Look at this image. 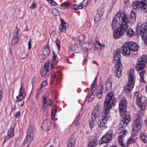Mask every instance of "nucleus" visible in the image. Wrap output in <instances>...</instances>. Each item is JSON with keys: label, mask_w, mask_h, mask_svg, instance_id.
Returning a JSON list of instances; mask_svg holds the SVG:
<instances>
[{"label": "nucleus", "mask_w": 147, "mask_h": 147, "mask_svg": "<svg viewBox=\"0 0 147 147\" xmlns=\"http://www.w3.org/2000/svg\"><path fill=\"white\" fill-rule=\"evenodd\" d=\"M116 15H117V18L118 20H119L120 28H128L129 20L126 13L125 12L121 13V11L119 9Z\"/></svg>", "instance_id": "1"}, {"label": "nucleus", "mask_w": 147, "mask_h": 147, "mask_svg": "<svg viewBox=\"0 0 147 147\" xmlns=\"http://www.w3.org/2000/svg\"><path fill=\"white\" fill-rule=\"evenodd\" d=\"M116 101L115 100V96L112 92H110L106 96L104 102V110L110 112L112 105L115 104Z\"/></svg>", "instance_id": "2"}, {"label": "nucleus", "mask_w": 147, "mask_h": 147, "mask_svg": "<svg viewBox=\"0 0 147 147\" xmlns=\"http://www.w3.org/2000/svg\"><path fill=\"white\" fill-rule=\"evenodd\" d=\"M134 74V70L130 69L129 73L128 83L127 85L125 87V90L127 93L130 91L134 87L136 77Z\"/></svg>", "instance_id": "3"}, {"label": "nucleus", "mask_w": 147, "mask_h": 147, "mask_svg": "<svg viewBox=\"0 0 147 147\" xmlns=\"http://www.w3.org/2000/svg\"><path fill=\"white\" fill-rule=\"evenodd\" d=\"M142 124V120L140 117L135 120L132 127L131 134L136 135L141 130Z\"/></svg>", "instance_id": "4"}, {"label": "nucleus", "mask_w": 147, "mask_h": 147, "mask_svg": "<svg viewBox=\"0 0 147 147\" xmlns=\"http://www.w3.org/2000/svg\"><path fill=\"white\" fill-rule=\"evenodd\" d=\"M110 112L104 110L102 113L101 117L98 122V126L101 127L107 123V120L109 117Z\"/></svg>", "instance_id": "5"}, {"label": "nucleus", "mask_w": 147, "mask_h": 147, "mask_svg": "<svg viewBox=\"0 0 147 147\" xmlns=\"http://www.w3.org/2000/svg\"><path fill=\"white\" fill-rule=\"evenodd\" d=\"M136 35L139 37L141 35L144 43L147 45V36H144L147 34V28H136Z\"/></svg>", "instance_id": "6"}, {"label": "nucleus", "mask_w": 147, "mask_h": 147, "mask_svg": "<svg viewBox=\"0 0 147 147\" xmlns=\"http://www.w3.org/2000/svg\"><path fill=\"white\" fill-rule=\"evenodd\" d=\"M147 62V57L145 55L142 56L138 59L136 65V69L139 71L145 67Z\"/></svg>", "instance_id": "7"}, {"label": "nucleus", "mask_w": 147, "mask_h": 147, "mask_svg": "<svg viewBox=\"0 0 147 147\" xmlns=\"http://www.w3.org/2000/svg\"><path fill=\"white\" fill-rule=\"evenodd\" d=\"M139 93L138 92H136L134 95V98L136 99L138 106L141 109L144 111L146 109V107L145 104L147 106V98L145 99L144 100V103L142 102V98L138 96Z\"/></svg>", "instance_id": "8"}, {"label": "nucleus", "mask_w": 147, "mask_h": 147, "mask_svg": "<svg viewBox=\"0 0 147 147\" xmlns=\"http://www.w3.org/2000/svg\"><path fill=\"white\" fill-rule=\"evenodd\" d=\"M132 6L135 9L140 8L142 12H147V5L146 3L144 2L137 1L133 3Z\"/></svg>", "instance_id": "9"}, {"label": "nucleus", "mask_w": 147, "mask_h": 147, "mask_svg": "<svg viewBox=\"0 0 147 147\" xmlns=\"http://www.w3.org/2000/svg\"><path fill=\"white\" fill-rule=\"evenodd\" d=\"M126 30V28H115L113 32L114 38L115 39L120 38L124 35Z\"/></svg>", "instance_id": "10"}, {"label": "nucleus", "mask_w": 147, "mask_h": 147, "mask_svg": "<svg viewBox=\"0 0 147 147\" xmlns=\"http://www.w3.org/2000/svg\"><path fill=\"white\" fill-rule=\"evenodd\" d=\"M113 132L111 130L107 132L106 135L103 136L99 142L100 144L107 143L109 142L112 138Z\"/></svg>", "instance_id": "11"}, {"label": "nucleus", "mask_w": 147, "mask_h": 147, "mask_svg": "<svg viewBox=\"0 0 147 147\" xmlns=\"http://www.w3.org/2000/svg\"><path fill=\"white\" fill-rule=\"evenodd\" d=\"M120 52H121V50L118 49L115 50L114 53L113 54L114 60L113 62L115 64L121 63Z\"/></svg>", "instance_id": "12"}, {"label": "nucleus", "mask_w": 147, "mask_h": 147, "mask_svg": "<svg viewBox=\"0 0 147 147\" xmlns=\"http://www.w3.org/2000/svg\"><path fill=\"white\" fill-rule=\"evenodd\" d=\"M91 0H87L86 2L84 0L82 2L80 5H74L71 6V7L75 10L80 9H83L84 7H86L88 5V2Z\"/></svg>", "instance_id": "13"}, {"label": "nucleus", "mask_w": 147, "mask_h": 147, "mask_svg": "<svg viewBox=\"0 0 147 147\" xmlns=\"http://www.w3.org/2000/svg\"><path fill=\"white\" fill-rule=\"evenodd\" d=\"M20 30L18 28H15L12 37L11 44L14 45L17 44L19 41L18 33Z\"/></svg>", "instance_id": "14"}, {"label": "nucleus", "mask_w": 147, "mask_h": 147, "mask_svg": "<svg viewBox=\"0 0 147 147\" xmlns=\"http://www.w3.org/2000/svg\"><path fill=\"white\" fill-rule=\"evenodd\" d=\"M14 125H11L8 131L7 135L5 137L4 139L5 142L7 141L8 139L12 138L14 136Z\"/></svg>", "instance_id": "15"}, {"label": "nucleus", "mask_w": 147, "mask_h": 147, "mask_svg": "<svg viewBox=\"0 0 147 147\" xmlns=\"http://www.w3.org/2000/svg\"><path fill=\"white\" fill-rule=\"evenodd\" d=\"M122 55L127 56L129 55L130 53V50L127 43L124 44L121 48V50Z\"/></svg>", "instance_id": "16"}, {"label": "nucleus", "mask_w": 147, "mask_h": 147, "mask_svg": "<svg viewBox=\"0 0 147 147\" xmlns=\"http://www.w3.org/2000/svg\"><path fill=\"white\" fill-rule=\"evenodd\" d=\"M115 75L118 78H119L121 75V72L123 68V66L121 63L116 64H115Z\"/></svg>", "instance_id": "17"}, {"label": "nucleus", "mask_w": 147, "mask_h": 147, "mask_svg": "<svg viewBox=\"0 0 147 147\" xmlns=\"http://www.w3.org/2000/svg\"><path fill=\"white\" fill-rule=\"evenodd\" d=\"M24 92V90L23 88L21 86L19 92V94L16 97V99L15 100L16 102H18L19 101L21 102L25 98L26 95L25 94H23Z\"/></svg>", "instance_id": "18"}, {"label": "nucleus", "mask_w": 147, "mask_h": 147, "mask_svg": "<svg viewBox=\"0 0 147 147\" xmlns=\"http://www.w3.org/2000/svg\"><path fill=\"white\" fill-rule=\"evenodd\" d=\"M42 53L44 56H42L40 54L39 55V57L41 59H44L47 56L49 55L51 53L49 47L48 46H45L43 49Z\"/></svg>", "instance_id": "19"}, {"label": "nucleus", "mask_w": 147, "mask_h": 147, "mask_svg": "<svg viewBox=\"0 0 147 147\" xmlns=\"http://www.w3.org/2000/svg\"><path fill=\"white\" fill-rule=\"evenodd\" d=\"M99 109V106L97 105L95 107L94 109L92 111L91 119L92 120H95L99 115L100 113Z\"/></svg>", "instance_id": "20"}, {"label": "nucleus", "mask_w": 147, "mask_h": 147, "mask_svg": "<svg viewBox=\"0 0 147 147\" xmlns=\"http://www.w3.org/2000/svg\"><path fill=\"white\" fill-rule=\"evenodd\" d=\"M127 132V131L125 130L121 131L119 133L120 136L118 137L119 143L122 147H125V145L122 142V138L125 136Z\"/></svg>", "instance_id": "21"}, {"label": "nucleus", "mask_w": 147, "mask_h": 147, "mask_svg": "<svg viewBox=\"0 0 147 147\" xmlns=\"http://www.w3.org/2000/svg\"><path fill=\"white\" fill-rule=\"evenodd\" d=\"M95 80L92 82L91 85V89L92 92L89 94L88 100L89 101L92 100L95 97V95L93 94V91H94L96 89L97 85L94 83Z\"/></svg>", "instance_id": "22"}, {"label": "nucleus", "mask_w": 147, "mask_h": 147, "mask_svg": "<svg viewBox=\"0 0 147 147\" xmlns=\"http://www.w3.org/2000/svg\"><path fill=\"white\" fill-rule=\"evenodd\" d=\"M127 43L128 44V46L130 51H136L139 48L138 45L136 43L133 42H130L129 43Z\"/></svg>", "instance_id": "23"}, {"label": "nucleus", "mask_w": 147, "mask_h": 147, "mask_svg": "<svg viewBox=\"0 0 147 147\" xmlns=\"http://www.w3.org/2000/svg\"><path fill=\"white\" fill-rule=\"evenodd\" d=\"M127 100L125 98L121 99L119 103V109H126L127 107Z\"/></svg>", "instance_id": "24"}, {"label": "nucleus", "mask_w": 147, "mask_h": 147, "mask_svg": "<svg viewBox=\"0 0 147 147\" xmlns=\"http://www.w3.org/2000/svg\"><path fill=\"white\" fill-rule=\"evenodd\" d=\"M34 137V133L33 131H31L29 132V134L27 135V136L24 140V143L29 142L31 141L33 138Z\"/></svg>", "instance_id": "25"}, {"label": "nucleus", "mask_w": 147, "mask_h": 147, "mask_svg": "<svg viewBox=\"0 0 147 147\" xmlns=\"http://www.w3.org/2000/svg\"><path fill=\"white\" fill-rule=\"evenodd\" d=\"M49 67V64L48 63H46L44 66V67L41 69L40 71V74L42 76H44L46 74L47 72L48 71V68Z\"/></svg>", "instance_id": "26"}, {"label": "nucleus", "mask_w": 147, "mask_h": 147, "mask_svg": "<svg viewBox=\"0 0 147 147\" xmlns=\"http://www.w3.org/2000/svg\"><path fill=\"white\" fill-rule=\"evenodd\" d=\"M50 126L51 123L50 122H48L47 120L46 119L44 121L42 127L44 128L45 130L48 131L50 129Z\"/></svg>", "instance_id": "27"}, {"label": "nucleus", "mask_w": 147, "mask_h": 147, "mask_svg": "<svg viewBox=\"0 0 147 147\" xmlns=\"http://www.w3.org/2000/svg\"><path fill=\"white\" fill-rule=\"evenodd\" d=\"M104 91L103 87L101 86H99L97 90V96L98 98H100L102 96Z\"/></svg>", "instance_id": "28"}, {"label": "nucleus", "mask_w": 147, "mask_h": 147, "mask_svg": "<svg viewBox=\"0 0 147 147\" xmlns=\"http://www.w3.org/2000/svg\"><path fill=\"white\" fill-rule=\"evenodd\" d=\"M76 140L74 138H71L67 141L68 147H74L75 144Z\"/></svg>", "instance_id": "29"}, {"label": "nucleus", "mask_w": 147, "mask_h": 147, "mask_svg": "<svg viewBox=\"0 0 147 147\" xmlns=\"http://www.w3.org/2000/svg\"><path fill=\"white\" fill-rule=\"evenodd\" d=\"M129 16L130 21L131 22V23H134L136 19L135 12L133 11H131Z\"/></svg>", "instance_id": "30"}, {"label": "nucleus", "mask_w": 147, "mask_h": 147, "mask_svg": "<svg viewBox=\"0 0 147 147\" xmlns=\"http://www.w3.org/2000/svg\"><path fill=\"white\" fill-rule=\"evenodd\" d=\"M128 123L125 121V120H121L119 125V128L120 129L125 128L127 125Z\"/></svg>", "instance_id": "31"}, {"label": "nucleus", "mask_w": 147, "mask_h": 147, "mask_svg": "<svg viewBox=\"0 0 147 147\" xmlns=\"http://www.w3.org/2000/svg\"><path fill=\"white\" fill-rule=\"evenodd\" d=\"M117 15H115L113 18V19L112 21V28H115L116 26L118 21V18H117Z\"/></svg>", "instance_id": "32"}, {"label": "nucleus", "mask_w": 147, "mask_h": 147, "mask_svg": "<svg viewBox=\"0 0 147 147\" xmlns=\"http://www.w3.org/2000/svg\"><path fill=\"white\" fill-rule=\"evenodd\" d=\"M127 36L129 37H132L135 35L134 31L132 29H129L127 32Z\"/></svg>", "instance_id": "33"}, {"label": "nucleus", "mask_w": 147, "mask_h": 147, "mask_svg": "<svg viewBox=\"0 0 147 147\" xmlns=\"http://www.w3.org/2000/svg\"><path fill=\"white\" fill-rule=\"evenodd\" d=\"M45 98H44L43 109L44 111L46 113H47L48 110V105L47 104V101H45Z\"/></svg>", "instance_id": "34"}, {"label": "nucleus", "mask_w": 147, "mask_h": 147, "mask_svg": "<svg viewBox=\"0 0 147 147\" xmlns=\"http://www.w3.org/2000/svg\"><path fill=\"white\" fill-rule=\"evenodd\" d=\"M130 114L128 112H126L125 115L124 116V120H125L128 123H129L131 120L130 117Z\"/></svg>", "instance_id": "35"}, {"label": "nucleus", "mask_w": 147, "mask_h": 147, "mask_svg": "<svg viewBox=\"0 0 147 147\" xmlns=\"http://www.w3.org/2000/svg\"><path fill=\"white\" fill-rule=\"evenodd\" d=\"M61 7L63 8L64 9H67L71 6L70 3L65 2L63 3L61 5Z\"/></svg>", "instance_id": "36"}, {"label": "nucleus", "mask_w": 147, "mask_h": 147, "mask_svg": "<svg viewBox=\"0 0 147 147\" xmlns=\"http://www.w3.org/2000/svg\"><path fill=\"white\" fill-rule=\"evenodd\" d=\"M98 141L96 140H93L88 144L89 147H93L96 146L98 144Z\"/></svg>", "instance_id": "37"}, {"label": "nucleus", "mask_w": 147, "mask_h": 147, "mask_svg": "<svg viewBox=\"0 0 147 147\" xmlns=\"http://www.w3.org/2000/svg\"><path fill=\"white\" fill-rule=\"evenodd\" d=\"M60 22L61 23V25L62 28H67L69 27V24L67 23L64 20L61 18H60Z\"/></svg>", "instance_id": "38"}, {"label": "nucleus", "mask_w": 147, "mask_h": 147, "mask_svg": "<svg viewBox=\"0 0 147 147\" xmlns=\"http://www.w3.org/2000/svg\"><path fill=\"white\" fill-rule=\"evenodd\" d=\"M140 137L142 141L144 143H146L147 141V136L143 133H140Z\"/></svg>", "instance_id": "39"}, {"label": "nucleus", "mask_w": 147, "mask_h": 147, "mask_svg": "<svg viewBox=\"0 0 147 147\" xmlns=\"http://www.w3.org/2000/svg\"><path fill=\"white\" fill-rule=\"evenodd\" d=\"M77 48V47L74 45H71L69 47V52H72L75 51Z\"/></svg>", "instance_id": "40"}, {"label": "nucleus", "mask_w": 147, "mask_h": 147, "mask_svg": "<svg viewBox=\"0 0 147 147\" xmlns=\"http://www.w3.org/2000/svg\"><path fill=\"white\" fill-rule=\"evenodd\" d=\"M84 37L83 35H80L79 36L78 38H76V40H78L79 42V44H81L83 42L84 40Z\"/></svg>", "instance_id": "41"}, {"label": "nucleus", "mask_w": 147, "mask_h": 147, "mask_svg": "<svg viewBox=\"0 0 147 147\" xmlns=\"http://www.w3.org/2000/svg\"><path fill=\"white\" fill-rule=\"evenodd\" d=\"M126 109H119V112L120 115L122 117L125 116L127 112L126 111Z\"/></svg>", "instance_id": "42"}, {"label": "nucleus", "mask_w": 147, "mask_h": 147, "mask_svg": "<svg viewBox=\"0 0 147 147\" xmlns=\"http://www.w3.org/2000/svg\"><path fill=\"white\" fill-rule=\"evenodd\" d=\"M53 58L52 61V63L51 64V65L52 66H53V65L55 64L57 62V55H56L55 53L54 52H53Z\"/></svg>", "instance_id": "43"}, {"label": "nucleus", "mask_w": 147, "mask_h": 147, "mask_svg": "<svg viewBox=\"0 0 147 147\" xmlns=\"http://www.w3.org/2000/svg\"><path fill=\"white\" fill-rule=\"evenodd\" d=\"M97 45H98L100 46V50L102 49L105 47V45L101 44L98 41L96 42L95 44V46L96 47H97Z\"/></svg>", "instance_id": "44"}, {"label": "nucleus", "mask_w": 147, "mask_h": 147, "mask_svg": "<svg viewBox=\"0 0 147 147\" xmlns=\"http://www.w3.org/2000/svg\"><path fill=\"white\" fill-rule=\"evenodd\" d=\"M145 72L144 71H142L139 74L140 76V80L142 82L144 81V75L145 74Z\"/></svg>", "instance_id": "45"}, {"label": "nucleus", "mask_w": 147, "mask_h": 147, "mask_svg": "<svg viewBox=\"0 0 147 147\" xmlns=\"http://www.w3.org/2000/svg\"><path fill=\"white\" fill-rule=\"evenodd\" d=\"M82 50L85 51H87L88 50L87 44L86 43H83L82 46Z\"/></svg>", "instance_id": "46"}, {"label": "nucleus", "mask_w": 147, "mask_h": 147, "mask_svg": "<svg viewBox=\"0 0 147 147\" xmlns=\"http://www.w3.org/2000/svg\"><path fill=\"white\" fill-rule=\"evenodd\" d=\"M101 19V16L96 14L94 18V20L96 22H98Z\"/></svg>", "instance_id": "47"}, {"label": "nucleus", "mask_w": 147, "mask_h": 147, "mask_svg": "<svg viewBox=\"0 0 147 147\" xmlns=\"http://www.w3.org/2000/svg\"><path fill=\"white\" fill-rule=\"evenodd\" d=\"M105 84L107 88L109 89L111 87V84L109 82V80H107L105 81Z\"/></svg>", "instance_id": "48"}, {"label": "nucleus", "mask_w": 147, "mask_h": 147, "mask_svg": "<svg viewBox=\"0 0 147 147\" xmlns=\"http://www.w3.org/2000/svg\"><path fill=\"white\" fill-rule=\"evenodd\" d=\"M56 113V108L55 106H54L53 107L52 111L51 113L52 114L55 115Z\"/></svg>", "instance_id": "49"}, {"label": "nucleus", "mask_w": 147, "mask_h": 147, "mask_svg": "<svg viewBox=\"0 0 147 147\" xmlns=\"http://www.w3.org/2000/svg\"><path fill=\"white\" fill-rule=\"evenodd\" d=\"M49 3H50L51 5L55 6L57 3L53 0H47Z\"/></svg>", "instance_id": "50"}, {"label": "nucleus", "mask_w": 147, "mask_h": 147, "mask_svg": "<svg viewBox=\"0 0 147 147\" xmlns=\"http://www.w3.org/2000/svg\"><path fill=\"white\" fill-rule=\"evenodd\" d=\"M93 44L91 42L88 43L87 44V47L88 49H91L93 47Z\"/></svg>", "instance_id": "51"}, {"label": "nucleus", "mask_w": 147, "mask_h": 147, "mask_svg": "<svg viewBox=\"0 0 147 147\" xmlns=\"http://www.w3.org/2000/svg\"><path fill=\"white\" fill-rule=\"evenodd\" d=\"M56 43L58 48L59 50H60V40L59 39H57L56 40Z\"/></svg>", "instance_id": "52"}, {"label": "nucleus", "mask_w": 147, "mask_h": 147, "mask_svg": "<svg viewBox=\"0 0 147 147\" xmlns=\"http://www.w3.org/2000/svg\"><path fill=\"white\" fill-rule=\"evenodd\" d=\"M104 13V12L103 11H101V10L100 9H98L97 10V14H99V15L101 16Z\"/></svg>", "instance_id": "53"}, {"label": "nucleus", "mask_w": 147, "mask_h": 147, "mask_svg": "<svg viewBox=\"0 0 147 147\" xmlns=\"http://www.w3.org/2000/svg\"><path fill=\"white\" fill-rule=\"evenodd\" d=\"M134 140L131 138H130L127 141V142L129 144H131L134 142Z\"/></svg>", "instance_id": "54"}, {"label": "nucleus", "mask_w": 147, "mask_h": 147, "mask_svg": "<svg viewBox=\"0 0 147 147\" xmlns=\"http://www.w3.org/2000/svg\"><path fill=\"white\" fill-rule=\"evenodd\" d=\"M37 5H36L35 3H34L30 5V9H35Z\"/></svg>", "instance_id": "55"}, {"label": "nucleus", "mask_w": 147, "mask_h": 147, "mask_svg": "<svg viewBox=\"0 0 147 147\" xmlns=\"http://www.w3.org/2000/svg\"><path fill=\"white\" fill-rule=\"evenodd\" d=\"M31 39H30L29 41L28 42V49H30L31 47Z\"/></svg>", "instance_id": "56"}, {"label": "nucleus", "mask_w": 147, "mask_h": 147, "mask_svg": "<svg viewBox=\"0 0 147 147\" xmlns=\"http://www.w3.org/2000/svg\"><path fill=\"white\" fill-rule=\"evenodd\" d=\"M141 26V28H147V21L144 22Z\"/></svg>", "instance_id": "57"}, {"label": "nucleus", "mask_w": 147, "mask_h": 147, "mask_svg": "<svg viewBox=\"0 0 147 147\" xmlns=\"http://www.w3.org/2000/svg\"><path fill=\"white\" fill-rule=\"evenodd\" d=\"M92 122L90 121V122L89 125L91 127H93L95 125L94 122V120H93L92 119Z\"/></svg>", "instance_id": "58"}, {"label": "nucleus", "mask_w": 147, "mask_h": 147, "mask_svg": "<svg viewBox=\"0 0 147 147\" xmlns=\"http://www.w3.org/2000/svg\"><path fill=\"white\" fill-rule=\"evenodd\" d=\"M47 103L48 102V105L50 106H51L52 105V100L50 98H48L47 100Z\"/></svg>", "instance_id": "59"}, {"label": "nucleus", "mask_w": 147, "mask_h": 147, "mask_svg": "<svg viewBox=\"0 0 147 147\" xmlns=\"http://www.w3.org/2000/svg\"><path fill=\"white\" fill-rule=\"evenodd\" d=\"M49 94V93L48 92H47L45 95H44L43 96V100H44V98H45V101H47V100H46L47 98L48 97V96Z\"/></svg>", "instance_id": "60"}, {"label": "nucleus", "mask_w": 147, "mask_h": 147, "mask_svg": "<svg viewBox=\"0 0 147 147\" xmlns=\"http://www.w3.org/2000/svg\"><path fill=\"white\" fill-rule=\"evenodd\" d=\"M20 115V111H18L16 113L15 117L16 118H18Z\"/></svg>", "instance_id": "61"}, {"label": "nucleus", "mask_w": 147, "mask_h": 147, "mask_svg": "<svg viewBox=\"0 0 147 147\" xmlns=\"http://www.w3.org/2000/svg\"><path fill=\"white\" fill-rule=\"evenodd\" d=\"M65 28H59L58 31L59 32H63L65 30Z\"/></svg>", "instance_id": "62"}, {"label": "nucleus", "mask_w": 147, "mask_h": 147, "mask_svg": "<svg viewBox=\"0 0 147 147\" xmlns=\"http://www.w3.org/2000/svg\"><path fill=\"white\" fill-rule=\"evenodd\" d=\"M47 83L46 81H45L43 82L41 84V86H44L47 85Z\"/></svg>", "instance_id": "63"}, {"label": "nucleus", "mask_w": 147, "mask_h": 147, "mask_svg": "<svg viewBox=\"0 0 147 147\" xmlns=\"http://www.w3.org/2000/svg\"><path fill=\"white\" fill-rule=\"evenodd\" d=\"M55 74L53 73L52 75V76H51V80H52L53 81L55 78Z\"/></svg>", "instance_id": "64"}]
</instances>
